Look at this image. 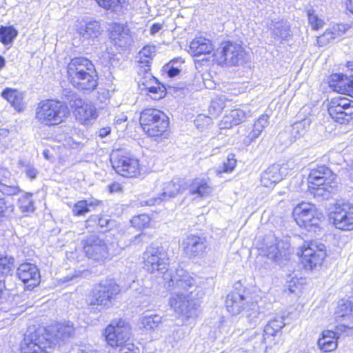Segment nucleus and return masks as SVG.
<instances>
[{
  "instance_id": "nucleus-1",
  "label": "nucleus",
  "mask_w": 353,
  "mask_h": 353,
  "mask_svg": "<svg viewBox=\"0 0 353 353\" xmlns=\"http://www.w3.org/2000/svg\"><path fill=\"white\" fill-rule=\"evenodd\" d=\"M163 278L168 281V286L172 293L170 306L181 319L182 324L190 323L198 315V304L192 296L193 290L196 288L195 279L182 268L164 274Z\"/></svg>"
},
{
  "instance_id": "nucleus-2",
  "label": "nucleus",
  "mask_w": 353,
  "mask_h": 353,
  "mask_svg": "<svg viewBox=\"0 0 353 353\" xmlns=\"http://www.w3.org/2000/svg\"><path fill=\"white\" fill-rule=\"evenodd\" d=\"M70 114L65 103L54 99L40 101L35 109V120L44 126H54L61 123Z\"/></svg>"
},
{
  "instance_id": "nucleus-3",
  "label": "nucleus",
  "mask_w": 353,
  "mask_h": 353,
  "mask_svg": "<svg viewBox=\"0 0 353 353\" xmlns=\"http://www.w3.org/2000/svg\"><path fill=\"white\" fill-rule=\"evenodd\" d=\"M335 176L325 165L312 169L307 178L308 188L316 198L327 199L336 190Z\"/></svg>"
},
{
  "instance_id": "nucleus-4",
  "label": "nucleus",
  "mask_w": 353,
  "mask_h": 353,
  "mask_svg": "<svg viewBox=\"0 0 353 353\" xmlns=\"http://www.w3.org/2000/svg\"><path fill=\"white\" fill-rule=\"evenodd\" d=\"M106 341L112 347H119V353H139V349L130 341V327L123 319H115L105 332Z\"/></svg>"
},
{
  "instance_id": "nucleus-5",
  "label": "nucleus",
  "mask_w": 353,
  "mask_h": 353,
  "mask_svg": "<svg viewBox=\"0 0 353 353\" xmlns=\"http://www.w3.org/2000/svg\"><path fill=\"white\" fill-rule=\"evenodd\" d=\"M120 290L119 285L112 280L101 282L86 298L88 309L90 312L97 313L102 309L110 308Z\"/></svg>"
},
{
  "instance_id": "nucleus-6",
  "label": "nucleus",
  "mask_w": 353,
  "mask_h": 353,
  "mask_svg": "<svg viewBox=\"0 0 353 353\" xmlns=\"http://www.w3.org/2000/svg\"><path fill=\"white\" fill-rule=\"evenodd\" d=\"M140 124L146 134L151 137L167 135L169 125L168 117L159 110L148 108L143 110L139 119Z\"/></svg>"
},
{
  "instance_id": "nucleus-7",
  "label": "nucleus",
  "mask_w": 353,
  "mask_h": 353,
  "mask_svg": "<svg viewBox=\"0 0 353 353\" xmlns=\"http://www.w3.org/2000/svg\"><path fill=\"white\" fill-rule=\"evenodd\" d=\"M113 168L119 174L128 178L137 177L140 174L139 160L125 150H116L110 156Z\"/></svg>"
},
{
  "instance_id": "nucleus-8",
  "label": "nucleus",
  "mask_w": 353,
  "mask_h": 353,
  "mask_svg": "<svg viewBox=\"0 0 353 353\" xmlns=\"http://www.w3.org/2000/svg\"><path fill=\"white\" fill-rule=\"evenodd\" d=\"M293 216L297 225L308 231L318 228L323 219L321 212L311 203L302 202L293 210Z\"/></svg>"
},
{
  "instance_id": "nucleus-9",
  "label": "nucleus",
  "mask_w": 353,
  "mask_h": 353,
  "mask_svg": "<svg viewBox=\"0 0 353 353\" xmlns=\"http://www.w3.org/2000/svg\"><path fill=\"white\" fill-rule=\"evenodd\" d=\"M53 342L45 328L26 334L21 345V353H49Z\"/></svg>"
},
{
  "instance_id": "nucleus-10",
  "label": "nucleus",
  "mask_w": 353,
  "mask_h": 353,
  "mask_svg": "<svg viewBox=\"0 0 353 353\" xmlns=\"http://www.w3.org/2000/svg\"><path fill=\"white\" fill-rule=\"evenodd\" d=\"M144 269L150 274H165L170 263L168 254L162 247H150L143 254Z\"/></svg>"
},
{
  "instance_id": "nucleus-11",
  "label": "nucleus",
  "mask_w": 353,
  "mask_h": 353,
  "mask_svg": "<svg viewBox=\"0 0 353 353\" xmlns=\"http://www.w3.org/2000/svg\"><path fill=\"white\" fill-rule=\"evenodd\" d=\"M68 104L81 123L91 125L98 117L97 108L90 101H83L76 93H71L68 97Z\"/></svg>"
},
{
  "instance_id": "nucleus-12",
  "label": "nucleus",
  "mask_w": 353,
  "mask_h": 353,
  "mask_svg": "<svg viewBox=\"0 0 353 353\" xmlns=\"http://www.w3.org/2000/svg\"><path fill=\"white\" fill-rule=\"evenodd\" d=\"M245 51L236 43H223L214 54V59L219 65H238L243 63Z\"/></svg>"
},
{
  "instance_id": "nucleus-13",
  "label": "nucleus",
  "mask_w": 353,
  "mask_h": 353,
  "mask_svg": "<svg viewBox=\"0 0 353 353\" xmlns=\"http://www.w3.org/2000/svg\"><path fill=\"white\" fill-rule=\"evenodd\" d=\"M327 111L336 122L346 123L353 118V101L345 97L334 98L329 102Z\"/></svg>"
},
{
  "instance_id": "nucleus-14",
  "label": "nucleus",
  "mask_w": 353,
  "mask_h": 353,
  "mask_svg": "<svg viewBox=\"0 0 353 353\" xmlns=\"http://www.w3.org/2000/svg\"><path fill=\"white\" fill-rule=\"evenodd\" d=\"M330 218L336 228L345 231L353 230V205L350 203L337 202Z\"/></svg>"
},
{
  "instance_id": "nucleus-15",
  "label": "nucleus",
  "mask_w": 353,
  "mask_h": 353,
  "mask_svg": "<svg viewBox=\"0 0 353 353\" xmlns=\"http://www.w3.org/2000/svg\"><path fill=\"white\" fill-rule=\"evenodd\" d=\"M325 256V247L321 243L310 242L301 249V263L305 269L310 270L321 266Z\"/></svg>"
},
{
  "instance_id": "nucleus-16",
  "label": "nucleus",
  "mask_w": 353,
  "mask_h": 353,
  "mask_svg": "<svg viewBox=\"0 0 353 353\" xmlns=\"http://www.w3.org/2000/svg\"><path fill=\"white\" fill-rule=\"evenodd\" d=\"M294 163L292 161H288L282 165L276 163L270 165L261 174V183L262 185L267 188L274 187L275 184L286 176L290 171L294 168Z\"/></svg>"
},
{
  "instance_id": "nucleus-17",
  "label": "nucleus",
  "mask_w": 353,
  "mask_h": 353,
  "mask_svg": "<svg viewBox=\"0 0 353 353\" xmlns=\"http://www.w3.org/2000/svg\"><path fill=\"white\" fill-rule=\"evenodd\" d=\"M83 250L86 256L98 261H103L109 256V248L104 240L97 234H91L83 241Z\"/></svg>"
},
{
  "instance_id": "nucleus-18",
  "label": "nucleus",
  "mask_w": 353,
  "mask_h": 353,
  "mask_svg": "<svg viewBox=\"0 0 353 353\" xmlns=\"http://www.w3.org/2000/svg\"><path fill=\"white\" fill-rule=\"evenodd\" d=\"M18 278L26 285L28 290L37 286L41 281L40 272L34 264L23 263L17 270Z\"/></svg>"
},
{
  "instance_id": "nucleus-19",
  "label": "nucleus",
  "mask_w": 353,
  "mask_h": 353,
  "mask_svg": "<svg viewBox=\"0 0 353 353\" xmlns=\"http://www.w3.org/2000/svg\"><path fill=\"white\" fill-rule=\"evenodd\" d=\"M336 321L347 328L353 327V298L341 299L338 302L335 313Z\"/></svg>"
},
{
  "instance_id": "nucleus-20",
  "label": "nucleus",
  "mask_w": 353,
  "mask_h": 353,
  "mask_svg": "<svg viewBox=\"0 0 353 353\" xmlns=\"http://www.w3.org/2000/svg\"><path fill=\"white\" fill-rule=\"evenodd\" d=\"M70 83L83 93H90L95 90L98 85V75L94 66L72 80Z\"/></svg>"
},
{
  "instance_id": "nucleus-21",
  "label": "nucleus",
  "mask_w": 353,
  "mask_h": 353,
  "mask_svg": "<svg viewBox=\"0 0 353 353\" xmlns=\"http://www.w3.org/2000/svg\"><path fill=\"white\" fill-rule=\"evenodd\" d=\"M183 190L180 179L172 180L163 184L161 193L159 197L144 201L146 205H154L168 199L174 197Z\"/></svg>"
},
{
  "instance_id": "nucleus-22",
  "label": "nucleus",
  "mask_w": 353,
  "mask_h": 353,
  "mask_svg": "<svg viewBox=\"0 0 353 353\" xmlns=\"http://www.w3.org/2000/svg\"><path fill=\"white\" fill-rule=\"evenodd\" d=\"M181 245L185 254L190 258L201 255L207 248L205 239L196 235L187 236Z\"/></svg>"
},
{
  "instance_id": "nucleus-23",
  "label": "nucleus",
  "mask_w": 353,
  "mask_h": 353,
  "mask_svg": "<svg viewBox=\"0 0 353 353\" xmlns=\"http://www.w3.org/2000/svg\"><path fill=\"white\" fill-rule=\"evenodd\" d=\"M75 26L77 32L83 41L90 42L101 34V26L97 21L78 20Z\"/></svg>"
},
{
  "instance_id": "nucleus-24",
  "label": "nucleus",
  "mask_w": 353,
  "mask_h": 353,
  "mask_svg": "<svg viewBox=\"0 0 353 353\" xmlns=\"http://www.w3.org/2000/svg\"><path fill=\"white\" fill-rule=\"evenodd\" d=\"M251 116L252 112L248 106H245L243 109L232 110L223 117L219 125L221 129H230L234 125H239Z\"/></svg>"
},
{
  "instance_id": "nucleus-25",
  "label": "nucleus",
  "mask_w": 353,
  "mask_h": 353,
  "mask_svg": "<svg viewBox=\"0 0 353 353\" xmlns=\"http://www.w3.org/2000/svg\"><path fill=\"white\" fill-rule=\"evenodd\" d=\"M53 342L52 345L59 341H65L74 334V327L71 322L58 323L52 326L50 330H46Z\"/></svg>"
},
{
  "instance_id": "nucleus-26",
  "label": "nucleus",
  "mask_w": 353,
  "mask_h": 353,
  "mask_svg": "<svg viewBox=\"0 0 353 353\" xmlns=\"http://www.w3.org/2000/svg\"><path fill=\"white\" fill-rule=\"evenodd\" d=\"M94 65L85 57H74L67 66V78L69 82L81 76Z\"/></svg>"
},
{
  "instance_id": "nucleus-27",
  "label": "nucleus",
  "mask_w": 353,
  "mask_h": 353,
  "mask_svg": "<svg viewBox=\"0 0 353 353\" xmlns=\"http://www.w3.org/2000/svg\"><path fill=\"white\" fill-rule=\"evenodd\" d=\"M188 190L192 195L205 198L211 194L213 191V187L208 177H196L191 181Z\"/></svg>"
},
{
  "instance_id": "nucleus-28",
  "label": "nucleus",
  "mask_w": 353,
  "mask_h": 353,
  "mask_svg": "<svg viewBox=\"0 0 353 353\" xmlns=\"http://www.w3.org/2000/svg\"><path fill=\"white\" fill-rule=\"evenodd\" d=\"M155 47L154 46H144L136 57V62L138 63V73H150V63L155 55Z\"/></svg>"
},
{
  "instance_id": "nucleus-29",
  "label": "nucleus",
  "mask_w": 353,
  "mask_h": 353,
  "mask_svg": "<svg viewBox=\"0 0 353 353\" xmlns=\"http://www.w3.org/2000/svg\"><path fill=\"white\" fill-rule=\"evenodd\" d=\"M249 304L247 299L238 292H232L225 301V307L232 315H237L245 310Z\"/></svg>"
},
{
  "instance_id": "nucleus-30",
  "label": "nucleus",
  "mask_w": 353,
  "mask_h": 353,
  "mask_svg": "<svg viewBox=\"0 0 353 353\" xmlns=\"http://www.w3.org/2000/svg\"><path fill=\"white\" fill-rule=\"evenodd\" d=\"M285 326L283 317H276L270 321L264 328L263 341L266 344L276 343L275 336L279 335Z\"/></svg>"
},
{
  "instance_id": "nucleus-31",
  "label": "nucleus",
  "mask_w": 353,
  "mask_h": 353,
  "mask_svg": "<svg viewBox=\"0 0 353 353\" xmlns=\"http://www.w3.org/2000/svg\"><path fill=\"white\" fill-rule=\"evenodd\" d=\"M110 37L115 44L125 46L130 41V30L124 24L114 23L110 26Z\"/></svg>"
},
{
  "instance_id": "nucleus-32",
  "label": "nucleus",
  "mask_w": 353,
  "mask_h": 353,
  "mask_svg": "<svg viewBox=\"0 0 353 353\" xmlns=\"http://www.w3.org/2000/svg\"><path fill=\"white\" fill-rule=\"evenodd\" d=\"M11 173L6 169L0 168V192L6 195H15L20 192L14 181H10Z\"/></svg>"
},
{
  "instance_id": "nucleus-33",
  "label": "nucleus",
  "mask_w": 353,
  "mask_h": 353,
  "mask_svg": "<svg viewBox=\"0 0 353 353\" xmlns=\"http://www.w3.org/2000/svg\"><path fill=\"white\" fill-rule=\"evenodd\" d=\"M213 50L211 41L204 37H197L190 44L189 52L194 57L210 54Z\"/></svg>"
},
{
  "instance_id": "nucleus-34",
  "label": "nucleus",
  "mask_w": 353,
  "mask_h": 353,
  "mask_svg": "<svg viewBox=\"0 0 353 353\" xmlns=\"http://www.w3.org/2000/svg\"><path fill=\"white\" fill-rule=\"evenodd\" d=\"M351 79L343 74H332L328 81L330 87L335 92L347 94Z\"/></svg>"
},
{
  "instance_id": "nucleus-35",
  "label": "nucleus",
  "mask_w": 353,
  "mask_h": 353,
  "mask_svg": "<svg viewBox=\"0 0 353 353\" xmlns=\"http://www.w3.org/2000/svg\"><path fill=\"white\" fill-rule=\"evenodd\" d=\"M317 343L319 349L322 352H332L337 347L336 334L332 330L324 331Z\"/></svg>"
},
{
  "instance_id": "nucleus-36",
  "label": "nucleus",
  "mask_w": 353,
  "mask_h": 353,
  "mask_svg": "<svg viewBox=\"0 0 353 353\" xmlns=\"http://www.w3.org/2000/svg\"><path fill=\"white\" fill-rule=\"evenodd\" d=\"M245 312L246 314V320L250 328L256 326L264 317V314L259 310V306L254 302L249 303Z\"/></svg>"
},
{
  "instance_id": "nucleus-37",
  "label": "nucleus",
  "mask_w": 353,
  "mask_h": 353,
  "mask_svg": "<svg viewBox=\"0 0 353 353\" xmlns=\"http://www.w3.org/2000/svg\"><path fill=\"white\" fill-rule=\"evenodd\" d=\"M162 322V317L156 314H144L139 319V327L145 331H153Z\"/></svg>"
},
{
  "instance_id": "nucleus-38",
  "label": "nucleus",
  "mask_w": 353,
  "mask_h": 353,
  "mask_svg": "<svg viewBox=\"0 0 353 353\" xmlns=\"http://www.w3.org/2000/svg\"><path fill=\"white\" fill-rule=\"evenodd\" d=\"M1 96L6 99L17 111H21L23 108V96L21 92L17 90L6 88Z\"/></svg>"
},
{
  "instance_id": "nucleus-39",
  "label": "nucleus",
  "mask_w": 353,
  "mask_h": 353,
  "mask_svg": "<svg viewBox=\"0 0 353 353\" xmlns=\"http://www.w3.org/2000/svg\"><path fill=\"white\" fill-rule=\"evenodd\" d=\"M344 33V26L336 25L327 30L323 34L318 38V43L321 45L330 43L333 40L341 37Z\"/></svg>"
},
{
  "instance_id": "nucleus-40",
  "label": "nucleus",
  "mask_w": 353,
  "mask_h": 353,
  "mask_svg": "<svg viewBox=\"0 0 353 353\" xmlns=\"http://www.w3.org/2000/svg\"><path fill=\"white\" fill-rule=\"evenodd\" d=\"M270 243V245L266 244L261 248L262 252L266 255L268 259L278 261L283 254L285 255V253L279 248L280 242L277 241L276 239H273Z\"/></svg>"
},
{
  "instance_id": "nucleus-41",
  "label": "nucleus",
  "mask_w": 353,
  "mask_h": 353,
  "mask_svg": "<svg viewBox=\"0 0 353 353\" xmlns=\"http://www.w3.org/2000/svg\"><path fill=\"white\" fill-rule=\"evenodd\" d=\"M146 78H150L152 83L154 84L153 87L148 88L146 94L149 95L154 100L163 98L165 94V88L158 82L157 79L150 72L146 74Z\"/></svg>"
},
{
  "instance_id": "nucleus-42",
  "label": "nucleus",
  "mask_w": 353,
  "mask_h": 353,
  "mask_svg": "<svg viewBox=\"0 0 353 353\" xmlns=\"http://www.w3.org/2000/svg\"><path fill=\"white\" fill-rule=\"evenodd\" d=\"M272 26L271 27V29L272 30V32L275 37L280 38L282 40H285L290 36V26L286 21H272Z\"/></svg>"
},
{
  "instance_id": "nucleus-43",
  "label": "nucleus",
  "mask_w": 353,
  "mask_h": 353,
  "mask_svg": "<svg viewBox=\"0 0 353 353\" xmlns=\"http://www.w3.org/2000/svg\"><path fill=\"white\" fill-rule=\"evenodd\" d=\"M98 200H81L78 201L72 208V212L75 216L85 215L90 212L89 207L97 206L99 204Z\"/></svg>"
},
{
  "instance_id": "nucleus-44",
  "label": "nucleus",
  "mask_w": 353,
  "mask_h": 353,
  "mask_svg": "<svg viewBox=\"0 0 353 353\" xmlns=\"http://www.w3.org/2000/svg\"><path fill=\"white\" fill-rule=\"evenodd\" d=\"M310 126V120L304 119L300 121L295 122L291 126L290 134L294 139H296L305 134Z\"/></svg>"
},
{
  "instance_id": "nucleus-45",
  "label": "nucleus",
  "mask_w": 353,
  "mask_h": 353,
  "mask_svg": "<svg viewBox=\"0 0 353 353\" xmlns=\"http://www.w3.org/2000/svg\"><path fill=\"white\" fill-rule=\"evenodd\" d=\"M18 205L22 212H32L34 210L32 194L30 193L23 194L19 199Z\"/></svg>"
},
{
  "instance_id": "nucleus-46",
  "label": "nucleus",
  "mask_w": 353,
  "mask_h": 353,
  "mask_svg": "<svg viewBox=\"0 0 353 353\" xmlns=\"http://www.w3.org/2000/svg\"><path fill=\"white\" fill-rule=\"evenodd\" d=\"M17 35V30L12 27L0 28V41L4 45L10 44Z\"/></svg>"
},
{
  "instance_id": "nucleus-47",
  "label": "nucleus",
  "mask_w": 353,
  "mask_h": 353,
  "mask_svg": "<svg viewBox=\"0 0 353 353\" xmlns=\"http://www.w3.org/2000/svg\"><path fill=\"white\" fill-rule=\"evenodd\" d=\"M225 107V99L224 96L214 98L210 105L209 112L212 117L219 115Z\"/></svg>"
},
{
  "instance_id": "nucleus-48",
  "label": "nucleus",
  "mask_w": 353,
  "mask_h": 353,
  "mask_svg": "<svg viewBox=\"0 0 353 353\" xmlns=\"http://www.w3.org/2000/svg\"><path fill=\"white\" fill-rule=\"evenodd\" d=\"M236 159L234 155L231 154L228 157L227 161L223 162V165L216 170L217 175H221L223 172H231L236 167Z\"/></svg>"
},
{
  "instance_id": "nucleus-49",
  "label": "nucleus",
  "mask_w": 353,
  "mask_h": 353,
  "mask_svg": "<svg viewBox=\"0 0 353 353\" xmlns=\"http://www.w3.org/2000/svg\"><path fill=\"white\" fill-rule=\"evenodd\" d=\"M150 219L148 215L142 214L138 216H134L131 220L130 223L132 227L141 229L149 224Z\"/></svg>"
},
{
  "instance_id": "nucleus-50",
  "label": "nucleus",
  "mask_w": 353,
  "mask_h": 353,
  "mask_svg": "<svg viewBox=\"0 0 353 353\" xmlns=\"http://www.w3.org/2000/svg\"><path fill=\"white\" fill-rule=\"evenodd\" d=\"M260 134L259 130H256L252 125L248 126L245 137L243 139V144L246 146L250 145Z\"/></svg>"
},
{
  "instance_id": "nucleus-51",
  "label": "nucleus",
  "mask_w": 353,
  "mask_h": 353,
  "mask_svg": "<svg viewBox=\"0 0 353 353\" xmlns=\"http://www.w3.org/2000/svg\"><path fill=\"white\" fill-rule=\"evenodd\" d=\"M308 21L314 30H318L321 28L324 23L323 20L319 18L314 10H307Z\"/></svg>"
},
{
  "instance_id": "nucleus-52",
  "label": "nucleus",
  "mask_w": 353,
  "mask_h": 353,
  "mask_svg": "<svg viewBox=\"0 0 353 353\" xmlns=\"http://www.w3.org/2000/svg\"><path fill=\"white\" fill-rule=\"evenodd\" d=\"M98 5L105 9L115 10L123 0H95Z\"/></svg>"
},
{
  "instance_id": "nucleus-53",
  "label": "nucleus",
  "mask_w": 353,
  "mask_h": 353,
  "mask_svg": "<svg viewBox=\"0 0 353 353\" xmlns=\"http://www.w3.org/2000/svg\"><path fill=\"white\" fill-rule=\"evenodd\" d=\"M269 116L268 114L261 115L252 126L256 130H259V133L261 134L263 130L268 126L269 124Z\"/></svg>"
},
{
  "instance_id": "nucleus-54",
  "label": "nucleus",
  "mask_w": 353,
  "mask_h": 353,
  "mask_svg": "<svg viewBox=\"0 0 353 353\" xmlns=\"http://www.w3.org/2000/svg\"><path fill=\"white\" fill-rule=\"evenodd\" d=\"M21 165L23 168V172L26 174L28 178L30 180H34L37 178L39 171L33 165L30 163H23Z\"/></svg>"
},
{
  "instance_id": "nucleus-55",
  "label": "nucleus",
  "mask_w": 353,
  "mask_h": 353,
  "mask_svg": "<svg viewBox=\"0 0 353 353\" xmlns=\"http://www.w3.org/2000/svg\"><path fill=\"white\" fill-rule=\"evenodd\" d=\"M68 353H97V352L85 345H75Z\"/></svg>"
},
{
  "instance_id": "nucleus-56",
  "label": "nucleus",
  "mask_w": 353,
  "mask_h": 353,
  "mask_svg": "<svg viewBox=\"0 0 353 353\" xmlns=\"http://www.w3.org/2000/svg\"><path fill=\"white\" fill-rule=\"evenodd\" d=\"M145 76L140 80V85L142 86L141 90L148 91L149 87H153L154 84L152 83L150 78H146V74L143 73Z\"/></svg>"
},
{
  "instance_id": "nucleus-57",
  "label": "nucleus",
  "mask_w": 353,
  "mask_h": 353,
  "mask_svg": "<svg viewBox=\"0 0 353 353\" xmlns=\"http://www.w3.org/2000/svg\"><path fill=\"white\" fill-rule=\"evenodd\" d=\"M111 132V128L110 126H105L100 128L98 131V134L101 138H104L109 135Z\"/></svg>"
},
{
  "instance_id": "nucleus-58",
  "label": "nucleus",
  "mask_w": 353,
  "mask_h": 353,
  "mask_svg": "<svg viewBox=\"0 0 353 353\" xmlns=\"http://www.w3.org/2000/svg\"><path fill=\"white\" fill-rule=\"evenodd\" d=\"M162 28H163V26L161 23H155L152 24V26L150 28V34H153V35L157 34L161 30Z\"/></svg>"
},
{
  "instance_id": "nucleus-59",
  "label": "nucleus",
  "mask_w": 353,
  "mask_h": 353,
  "mask_svg": "<svg viewBox=\"0 0 353 353\" xmlns=\"http://www.w3.org/2000/svg\"><path fill=\"white\" fill-rule=\"evenodd\" d=\"M179 72H180L179 69L177 68L173 67V66H170L168 69V75L170 77H174L176 75H178L179 74Z\"/></svg>"
},
{
  "instance_id": "nucleus-60",
  "label": "nucleus",
  "mask_w": 353,
  "mask_h": 353,
  "mask_svg": "<svg viewBox=\"0 0 353 353\" xmlns=\"http://www.w3.org/2000/svg\"><path fill=\"white\" fill-rule=\"evenodd\" d=\"M109 188L111 192H119L122 190V186L119 183H113L109 186Z\"/></svg>"
},
{
  "instance_id": "nucleus-61",
  "label": "nucleus",
  "mask_w": 353,
  "mask_h": 353,
  "mask_svg": "<svg viewBox=\"0 0 353 353\" xmlns=\"http://www.w3.org/2000/svg\"><path fill=\"white\" fill-rule=\"evenodd\" d=\"M6 208L5 200L0 196V216H1Z\"/></svg>"
},
{
  "instance_id": "nucleus-62",
  "label": "nucleus",
  "mask_w": 353,
  "mask_h": 353,
  "mask_svg": "<svg viewBox=\"0 0 353 353\" xmlns=\"http://www.w3.org/2000/svg\"><path fill=\"white\" fill-rule=\"evenodd\" d=\"M126 120H127V117L122 115L121 117L117 118L115 120V123H116V125H120L122 123L125 122Z\"/></svg>"
},
{
  "instance_id": "nucleus-63",
  "label": "nucleus",
  "mask_w": 353,
  "mask_h": 353,
  "mask_svg": "<svg viewBox=\"0 0 353 353\" xmlns=\"http://www.w3.org/2000/svg\"><path fill=\"white\" fill-rule=\"evenodd\" d=\"M347 9L353 14V0H347L346 3Z\"/></svg>"
},
{
  "instance_id": "nucleus-64",
  "label": "nucleus",
  "mask_w": 353,
  "mask_h": 353,
  "mask_svg": "<svg viewBox=\"0 0 353 353\" xmlns=\"http://www.w3.org/2000/svg\"><path fill=\"white\" fill-rule=\"evenodd\" d=\"M349 89L347 90V95H349L352 97H353V79H351Z\"/></svg>"
}]
</instances>
